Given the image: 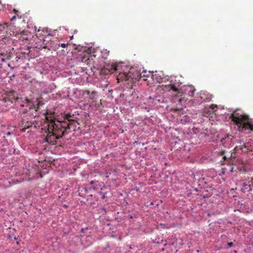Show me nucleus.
Returning <instances> with one entry per match:
<instances>
[{
	"label": "nucleus",
	"mask_w": 253,
	"mask_h": 253,
	"mask_svg": "<svg viewBox=\"0 0 253 253\" xmlns=\"http://www.w3.org/2000/svg\"><path fill=\"white\" fill-rule=\"evenodd\" d=\"M183 99L182 98H179V100H178V102H182V101L183 100Z\"/></svg>",
	"instance_id": "26"
},
{
	"label": "nucleus",
	"mask_w": 253,
	"mask_h": 253,
	"mask_svg": "<svg viewBox=\"0 0 253 253\" xmlns=\"http://www.w3.org/2000/svg\"><path fill=\"white\" fill-rule=\"evenodd\" d=\"M130 219H133V220H135V219L137 218V216L136 215H130Z\"/></svg>",
	"instance_id": "24"
},
{
	"label": "nucleus",
	"mask_w": 253,
	"mask_h": 253,
	"mask_svg": "<svg viewBox=\"0 0 253 253\" xmlns=\"http://www.w3.org/2000/svg\"><path fill=\"white\" fill-rule=\"evenodd\" d=\"M71 118L70 115L67 114L64 121H59L54 118L49 119L46 117V121L42 127V132L46 134L44 141L48 144L54 145L56 144V139L68 133L67 130L73 128L75 124V120Z\"/></svg>",
	"instance_id": "1"
},
{
	"label": "nucleus",
	"mask_w": 253,
	"mask_h": 253,
	"mask_svg": "<svg viewBox=\"0 0 253 253\" xmlns=\"http://www.w3.org/2000/svg\"><path fill=\"white\" fill-rule=\"evenodd\" d=\"M105 198V195H103V196H102V198Z\"/></svg>",
	"instance_id": "30"
},
{
	"label": "nucleus",
	"mask_w": 253,
	"mask_h": 253,
	"mask_svg": "<svg viewBox=\"0 0 253 253\" xmlns=\"http://www.w3.org/2000/svg\"><path fill=\"white\" fill-rule=\"evenodd\" d=\"M10 134H11V133H10V132H7V134H7V135H10Z\"/></svg>",
	"instance_id": "27"
},
{
	"label": "nucleus",
	"mask_w": 253,
	"mask_h": 253,
	"mask_svg": "<svg viewBox=\"0 0 253 253\" xmlns=\"http://www.w3.org/2000/svg\"><path fill=\"white\" fill-rule=\"evenodd\" d=\"M19 98L18 96L17 92L15 91H10L8 92L5 97L4 98L5 102L9 101L11 103H13L18 101Z\"/></svg>",
	"instance_id": "5"
},
{
	"label": "nucleus",
	"mask_w": 253,
	"mask_h": 253,
	"mask_svg": "<svg viewBox=\"0 0 253 253\" xmlns=\"http://www.w3.org/2000/svg\"><path fill=\"white\" fill-rule=\"evenodd\" d=\"M67 45H68V43H61V44H58V46H60L62 48H65Z\"/></svg>",
	"instance_id": "22"
},
{
	"label": "nucleus",
	"mask_w": 253,
	"mask_h": 253,
	"mask_svg": "<svg viewBox=\"0 0 253 253\" xmlns=\"http://www.w3.org/2000/svg\"><path fill=\"white\" fill-rule=\"evenodd\" d=\"M13 11L15 13V15H14L11 18V21H13L14 19L17 17L18 18L21 19V16L19 15L18 11L16 10L15 9H13Z\"/></svg>",
	"instance_id": "15"
},
{
	"label": "nucleus",
	"mask_w": 253,
	"mask_h": 253,
	"mask_svg": "<svg viewBox=\"0 0 253 253\" xmlns=\"http://www.w3.org/2000/svg\"><path fill=\"white\" fill-rule=\"evenodd\" d=\"M134 69L133 68L130 69L128 73L126 72H121L117 76L118 80H120L121 81H125L126 82L130 80V76H131V74L132 73Z\"/></svg>",
	"instance_id": "7"
},
{
	"label": "nucleus",
	"mask_w": 253,
	"mask_h": 253,
	"mask_svg": "<svg viewBox=\"0 0 253 253\" xmlns=\"http://www.w3.org/2000/svg\"><path fill=\"white\" fill-rule=\"evenodd\" d=\"M134 70L132 72V73L131 74V76H130V80H135L139 81L141 79V78H143L144 76H142V73H139L137 70H136L134 68H132Z\"/></svg>",
	"instance_id": "9"
},
{
	"label": "nucleus",
	"mask_w": 253,
	"mask_h": 253,
	"mask_svg": "<svg viewBox=\"0 0 253 253\" xmlns=\"http://www.w3.org/2000/svg\"><path fill=\"white\" fill-rule=\"evenodd\" d=\"M152 204H153V202H151V204H150V205H152Z\"/></svg>",
	"instance_id": "32"
},
{
	"label": "nucleus",
	"mask_w": 253,
	"mask_h": 253,
	"mask_svg": "<svg viewBox=\"0 0 253 253\" xmlns=\"http://www.w3.org/2000/svg\"><path fill=\"white\" fill-rule=\"evenodd\" d=\"M240 149L244 153H248L252 151V145L250 143H243L240 146Z\"/></svg>",
	"instance_id": "11"
},
{
	"label": "nucleus",
	"mask_w": 253,
	"mask_h": 253,
	"mask_svg": "<svg viewBox=\"0 0 253 253\" xmlns=\"http://www.w3.org/2000/svg\"><path fill=\"white\" fill-rule=\"evenodd\" d=\"M186 90L189 91V96H193L195 89L193 86H188V87H187Z\"/></svg>",
	"instance_id": "18"
},
{
	"label": "nucleus",
	"mask_w": 253,
	"mask_h": 253,
	"mask_svg": "<svg viewBox=\"0 0 253 253\" xmlns=\"http://www.w3.org/2000/svg\"><path fill=\"white\" fill-rule=\"evenodd\" d=\"M230 118L240 131L243 132L249 129L253 131V120L248 115L236 110L232 113Z\"/></svg>",
	"instance_id": "2"
},
{
	"label": "nucleus",
	"mask_w": 253,
	"mask_h": 253,
	"mask_svg": "<svg viewBox=\"0 0 253 253\" xmlns=\"http://www.w3.org/2000/svg\"><path fill=\"white\" fill-rule=\"evenodd\" d=\"M152 73L153 72H150V71L148 72V74H146L147 72H144L142 73V76H144V77L143 78H141V79L143 81H147V78L149 77V76L150 75H151L152 76H153L152 75Z\"/></svg>",
	"instance_id": "16"
},
{
	"label": "nucleus",
	"mask_w": 253,
	"mask_h": 253,
	"mask_svg": "<svg viewBox=\"0 0 253 253\" xmlns=\"http://www.w3.org/2000/svg\"><path fill=\"white\" fill-rule=\"evenodd\" d=\"M43 44L41 46H42L43 48H46L48 50H50L52 47H53V42L50 39V36L48 35L45 39H43Z\"/></svg>",
	"instance_id": "8"
},
{
	"label": "nucleus",
	"mask_w": 253,
	"mask_h": 253,
	"mask_svg": "<svg viewBox=\"0 0 253 253\" xmlns=\"http://www.w3.org/2000/svg\"><path fill=\"white\" fill-rule=\"evenodd\" d=\"M205 96H206V97L205 99H204L205 102H209L211 101L213 97L211 94H210L209 93L205 94Z\"/></svg>",
	"instance_id": "19"
},
{
	"label": "nucleus",
	"mask_w": 253,
	"mask_h": 253,
	"mask_svg": "<svg viewBox=\"0 0 253 253\" xmlns=\"http://www.w3.org/2000/svg\"><path fill=\"white\" fill-rule=\"evenodd\" d=\"M20 106H22V107H24L25 106V105L21 103V104H20Z\"/></svg>",
	"instance_id": "28"
},
{
	"label": "nucleus",
	"mask_w": 253,
	"mask_h": 253,
	"mask_svg": "<svg viewBox=\"0 0 253 253\" xmlns=\"http://www.w3.org/2000/svg\"><path fill=\"white\" fill-rule=\"evenodd\" d=\"M95 57L94 55H89V54H84L81 59V61L83 63H85L86 65H88L91 67H93L95 68L94 66V61H93V58Z\"/></svg>",
	"instance_id": "6"
},
{
	"label": "nucleus",
	"mask_w": 253,
	"mask_h": 253,
	"mask_svg": "<svg viewBox=\"0 0 253 253\" xmlns=\"http://www.w3.org/2000/svg\"><path fill=\"white\" fill-rule=\"evenodd\" d=\"M29 36H30V34L28 31H23L20 34V39L22 41H28Z\"/></svg>",
	"instance_id": "12"
},
{
	"label": "nucleus",
	"mask_w": 253,
	"mask_h": 253,
	"mask_svg": "<svg viewBox=\"0 0 253 253\" xmlns=\"http://www.w3.org/2000/svg\"><path fill=\"white\" fill-rule=\"evenodd\" d=\"M92 188L94 190H97L98 189V183L94 184L92 186Z\"/></svg>",
	"instance_id": "21"
},
{
	"label": "nucleus",
	"mask_w": 253,
	"mask_h": 253,
	"mask_svg": "<svg viewBox=\"0 0 253 253\" xmlns=\"http://www.w3.org/2000/svg\"><path fill=\"white\" fill-rule=\"evenodd\" d=\"M25 104H27L26 106L28 107L29 109L33 108L36 111H37L41 105L43 104L41 98L38 97L35 98L32 97L31 95L30 96V98L26 97L25 98Z\"/></svg>",
	"instance_id": "3"
},
{
	"label": "nucleus",
	"mask_w": 253,
	"mask_h": 253,
	"mask_svg": "<svg viewBox=\"0 0 253 253\" xmlns=\"http://www.w3.org/2000/svg\"><path fill=\"white\" fill-rule=\"evenodd\" d=\"M227 248H230L233 246V243L232 242H229L227 244Z\"/></svg>",
	"instance_id": "23"
},
{
	"label": "nucleus",
	"mask_w": 253,
	"mask_h": 253,
	"mask_svg": "<svg viewBox=\"0 0 253 253\" xmlns=\"http://www.w3.org/2000/svg\"><path fill=\"white\" fill-rule=\"evenodd\" d=\"M165 88L166 89L168 90H172L174 91H178L177 86L174 84H172V83H170V84H169L168 85H166Z\"/></svg>",
	"instance_id": "13"
},
{
	"label": "nucleus",
	"mask_w": 253,
	"mask_h": 253,
	"mask_svg": "<svg viewBox=\"0 0 253 253\" xmlns=\"http://www.w3.org/2000/svg\"><path fill=\"white\" fill-rule=\"evenodd\" d=\"M233 137L230 134H225L224 137L220 138V141L222 144H224L227 141L232 140Z\"/></svg>",
	"instance_id": "14"
},
{
	"label": "nucleus",
	"mask_w": 253,
	"mask_h": 253,
	"mask_svg": "<svg viewBox=\"0 0 253 253\" xmlns=\"http://www.w3.org/2000/svg\"><path fill=\"white\" fill-rule=\"evenodd\" d=\"M241 191L244 193H249L253 196V177L248 178L243 182Z\"/></svg>",
	"instance_id": "4"
},
{
	"label": "nucleus",
	"mask_w": 253,
	"mask_h": 253,
	"mask_svg": "<svg viewBox=\"0 0 253 253\" xmlns=\"http://www.w3.org/2000/svg\"><path fill=\"white\" fill-rule=\"evenodd\" d=\"M13 69V67H11V69Z\"/></svg>",
	"instance_id": "31"
},
{
	"label": "nucleus",
	"mask_w": 253,
	"mask_h": 253,
	"mask_svg": "<svg viewBox=\"0 0 253 253\" xmlns=\"http://www.w3.org/2000/svg\"><path fill=\"white\" fill-rule=\"evenodd\" d=\"M84 191L85 193H87V189L86 188V187H84L82 188V190H81V192H79V195L80 196H83V195L82 194V192L83 191Z\"/></svg>",
	"instance_id": "20"
},
{
	"label": "nucleus",
	"mask_w": 253,
	"mask_h": 253,
	"mask_svg": "<svg viewBox=\"0 0 253 253\" xmlns=\"http://www.w3.org/2000/svg\"><path fill=\"white\" fill-rule=\"evenodd\" d=\"M240 149L244 153H248L252 151V145L250 143H243L240 146Z\"/></svg>",
	"instance_id": "10"
},
{
	"label": "nucleus",
	"mask_w": 253,
	"mask_h": 253,
	"mask_svg": "<svg viewBox=\"0 0 253 253\" xmlns=\"http://www.w3.org/2000/svg\"><path fill=\"white\" fill-rule=\"evenodd\" d=\"M114 71H116V70H117V68H116V67H115V68H114Z\"/></svg>",
	"instance_id": "29"
},
{
	"label": "nucleus",
	"mask_w": 253,
	"mask_h": 253,
	"mask_svg": "<svg viewBox=\"0 0 253 253\" xmlns=\"http://www.w3.org/2000/svg\"><path fill=\"white\" fill-rule=\"evenodd\" d=\"M96 183H98L97 181H93V180H91V181H90L89 182V184L90 185H93L94 184H95Z\"/></svg>",
	"instance_id": "25"
},
{
	"label": "nucleus",
	"mask_w": 253,
	"mask_h": 253,
	"mask_svg": "<svg viewBox=\"0 0 253 253\" xmlns=\"http://www.w3.org/2000/svg\"><path fill=\"white\" fill-rule=\"evenodd\" d=\"M21 125L23 127L22 129H21V130L22 132L25 131L26 129L29 128L30 126H32V125L30 124L28 122H27L25 125L24 123H22Z\"/></svg>",
	"instance_id": "17"
}]
</instances>
